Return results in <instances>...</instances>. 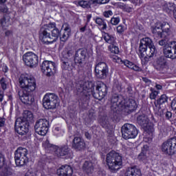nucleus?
<instances>
[{
    "label": "nucleus",
    "instance_id": "obj_1",
    "mask_svg": "<svg viewBox=\"0 0 176 176\" xmlns=\"http://www.w3.org/2000/svg\"><path fill=\"white\" fill-rule=\"evenodd\" d=\"M19 83L20 88L23 89V91L19 92L21 101L23 104L31 105L34 101V98L30 95V93L35 91V89H36L35 78L31 75L22 74L19 78Z\"/></svg>",
    "mask_w": 176,
    "mask_h": 176
},
{
    "label": "nucleus",
    "instance_id": "obj_2",
    "mask_svg": "<svg viewBox=\"0 0 176 176\" xmlns=\"http://www.w3.org/2000/svg\"><path fill=\"white\" fill-rule=\"evenodd\" d=\"M111 111H124L125 112H133L137 109V102L133 99H121L118 96H114L111 98Z\"/></svg>",
    "mask_w": 176,
    "mask_h": 176
},
{
    "label": "nucleus",
    "instance_id": "obj_3",
    "mask_svg": "<svg viewBox=\"0 0 176 176\" xmlns=\"http://www.w3.org/2000/svg\"><path fill=\"white\" fill-rule=\"evenodd\" d=\"M88 90L87 91H91L94 97L97 98V100H101V98H104L105 96H107V85L102 82H100L98 84L96 87V93L94 92V85L93 82H85L80 91Z\"/></svg>",
    "mask_w": 176,
    "mask_h": 176
},
{
    "label": "nucleus",
    "instance_id": "obj_4",
    "mask_svg": "<svg viewBox=\"0 0 176 176\" xmlns=\"http://www.w3.org/2000/svg\"><path fill=\"white\" fill-rule=\"evenodd\" d=\"M138 122L142 127H144L145 130L144 132V137L143 141L144 142H148V144L152 142L153 131H155V129H153V127L149 126V118H148V116L144 115L138 116Z\"/></svg>",
    "mask_w": 176,
    "mask_h": 176
},
{
    "label": "nucleus",
    "instance_id": "obj_5",
    "mask_svg": "<svg viewBox=\"0 0 176 176\" xmlns=\"http://www.w3.org/2000/svg\"><path fill=\"white\" fill-rule=\"evenodd\" d=\"M106 163L110 170L118 171L123 164V161L120 154L115 151H111L107 155Z\"/></svg>",
    "mask_w": 176,
    "mask_h": 176
},
{
    "label": "nucleus",
    "instance_id": "obj_6",
    "mask_svg": "<svg viewBox=\"0 0 176 176\" xmlns=\"http://www.w3.org/2000/svg\"><path fill=\"white\" fill-rule=\"evenodd\" d=\"M152 32L158 38H166L171 35V27L167 22H157L152 29Z\"/></svg>",
    "mask_w": 176,
    "mask_h": 176
},
{
    "label": "nucleus",
    "instance_id": "obj_7",
    "mask_svg": "<svg viewBox=\"0 0 176 176\" xmlns=\"http://www.w3.org/2000/svg\"><path fill=\"white\" fill-rule=\"evenodd\" d=\"M60 101L58 96L54 94H47L43 99V105L45 109H54L58 107Z\"/></svg>",
    "mask_w": 176,
    "mask_h": 176
},
{
    "label": "nucleus",
    "instance_id": "obj_8",
    "mask_svg": "<svg viewBox=\"0 0 176 176\" xmlns=\"http://www.w3.org/2000/svg\"><path fill=\"white\" fill-rule=\"evenodd\" d=\"M28 150L25 148L19 147L15 151L14 160L16 166H25L28 163Z\"/></svg>",
    "mask_w": 176,
    "mask_h": 176
},
{
    "label": "nucleus",
    "instance_id": "obj_9",
    "mask_svg": "<svg viewBox=\"0 0 176 176\" xmlns=\"http://www.w3.org/2000/svg\"><path fill=\"white\" fill-rule=\"evenodd\" d=\"M122 133L124 140H130V138H135L138 135V131L133 124H124L122 127Z\"/></svg>",
    "mask_w": 176,
    "mask_h": 176
},
{
    "label": "nucleus",
    "instance_id": "obj_10",
    "mask_svg": "<svg viewBox=\"0 0 176 176\" xmlns=\"http://www.w3.org/2000/svg\"><path fill=\"white\" fill-rule=\"evenodd\" d=\"M161 149L165 155H175L176 152V137L171 138L164 142L161 146Z\"/></svg>",
    "mask_w": 176,
    "mask_h": 176
},
{
    "label": "nucleus",
    "instance_id": "obj_11",
    "mask_svg": "<svg viewBox=\"0 0 176 176\" xmlns=\"http://www.w3.org/2000/svg\"><path fill=\"white\" fill-rule=\"evenodd\" d=\"M50 124L46 119H39L36 122L34 125L35 132L38 135H45L49 131Z\"/></svg>",
    "mask_w": 176,
    "mask_h": 176
},
{
    "label": "nucleus",
    "instance_id": "obj_12",
    "mask_svg": "<svg viewBox=\"0 0 176 176\" xmlns=\"http://www.w3.org/2000/svg\"><path fill=\"white\" fill-rule=\"evenodd\" d=\"M23 60L25 65L30 68H35L38 65V63H39L38 55L32 52H26L23 56Z\"/></svg>",
    "mask_w": 176,
    "mask_h": 176
},
{
    "label": "nucleus",
    "instance_id": "obj_13",
    "mask_svg": "<svg viewBox=\"0 0 176 176\" xmlns=\"http://www.w3.org/2000/svg\"><path fill=\"white\" fill-rule=\"evenodd\" d=\"M56 23L51 22L48 24L44 25L41 29L40 32V38L43 40V41H45V39H48V41H50L52 39V36H50V31H53L54 28H56Z\"/></svg>",
    "mask_w": 176,
    "mask_h": 176
},
{
    "label": "nucleus",
    "instance_id": "obj_14",
    "mask_svg": "<svg viewBox=\"0 0 176 176\" xmlns=\"http://www.w3.org/2000/svg\"><path fill=\"white\" fill-rule=\"evenodd\" d=\"M163 52L166 58L176 60V41H171L168 45H165Z\"/></svg>",
    "mask_w": 176,
    "mask_h": 176
},
{
    "label": "nucleus",
    "instance_id": "obj_15",
    "mask_svg": "<svg viewBox=\"0 0 176 176\" xmlns=\"http://www.w3.org/2000/svg\"><path fill=\"white\" fill-rule=\"evenodd\" d=\"M108 74V65L104 62H100L95 67V75L98 79H105Z\"/></svg>",
    "mask_w": 176,
    "mask_h": 176
},
{
    "label": "nucleus",
    "instance_id": "obj_16",
    "mask_svg": "<svg viewBox=\"0 0 176 176\" xmlns=\"http://www.w3.org/2000/svg\"><path fill=\"white\" fill-rule=\"evenodd\" d=\"M47 148H50V151H54L56 155L60 157L63 156H71V151L68 146H63L61 147H57V146H53L52 144H48Z\"/></svg>",
    "mask_w": 176,
    "mask_h": 176
},
{
    "label": "nucleus",
    "instance_id": "obj_17",
    "mask_svg": "<svg viewBox=\"0 0 176 176\" xmlns=\"http://www.w3.org/2000/svg\"><path fill=\"white\" fill-rule=\"evenodd\" d=\"M56 63L50 60H44L41 64V71L47 76H52L54 71Z\"/></svg>",
    "mask_w": 176,
    "mask_h": 176
},
{
    "label": "nucleus",
    "instance_id": "obj_18",
    "mask_svg": "<svg viewBox=\"0 0 176 176\" xmlns=\"http://www.w3.org/2000/svg\"><path fill=\"white\" fill-rule=\"evenodd\" d=\"M112 60L114 63H118V64H123L126 67H127V68H130V69H133V71H141V68L138 67V65H135L134 63L130 62L128 60H122V58H119V56L116 55L113 56Z\"/></svg>",
    "mask_w": 176,
    "mask_h": 176
},
{
    "label": "nucleus",
    "instance_id": "obj_19",
    "mask_svg": "<svg viewBox=\"0 0 176 176\" xmlns=\"http://www.w3.org/2000/svg\"><path fill=\"white\" fill-rule=\"evenodd\" d=\"M86 58H87V50H78L75 54L74 63L82 65L85 64Z\"/></svg>",
    "mask_w": 176,
    "mask_h": 176
},
{
    "label": "nucleus",
    "instance_id": "obj_20",
    "mask_svg": "<svg viewBox=\"0 0 176 176\" xmlns=\"http://www.w3.org/2000/svg\"><path fill=\"white\" fill-rule=\"evenodd\" d=\"M15 131L20 135H25L28 133V128L25 127V122L20 118L16 120Z\"/></svg>",
    "mask_w": 176,
    "mask_h": 176
},
{
    "label": "nucleus",
    "instance_id": "obj_21",
    "mask_svg": "<svg viewBox=\"0 0 176 176\" xmlns=\"http://www.w3.org/2000/svg\"><path fill=\"white\" fill-rule=\"evenodd\" d=\"M153 41H152V39L149 37H145L140 40V53H145L146 52L148 47H150L151 46L153 45Z\"/></svg>",
    "mask_w": 176,
    "mask_h": 176
},
{
    "label": "nucleus",
    "instance_id": "obj_22",
    "mask_svg": "<svg viewBox=\"0 0 176 176\" xmlns=\"http://www.w3.org/2000/svg\"><path fill=\"white\" fill-rule=\"evenodd\" d=\"M72 173H74V170L69 165H63L56 171V174L58 176H72Z\"/></svg>",
    "mask_w": 176,
    "mask_h": 176
},
{
    "label": "nucleus",
    "instance_id": "obj_23",
    "mask_svg": "<svg viewBox=\"0 0 176 176\" xmlns=\"http://www.w3.org/2000/svg\"><path fill=\"white\" fill-rule=\"evenodd\" d=\"M85 146H86V143H85V140L82 138L75 137L74 138L72 147L76 151H82V149H85Z\"/></svg>",
    "mask_w": 176,
    "mask_h": 176
},
{
    "label": "nucleus",
    "instance_id": "obj_24",
    "mask_svg": "<svg viewBox=\"0 0 176 176\" xmlns=\"http://www.w3.org/2000/svg\"><path fill=\"white\" fill-rule=\"evenodd\" d=\"M155 68L162 71V69H167L168 68V63L167 59L164 56L158 58L155 62Z\"/></svg>",
    "mask_w": 176,
    "mask_h": 176
},
{
    "label": "nucleus",
    "instance_id": "obj_25",
    "mask_svg": "<svg viewBox=\"0 0 176 176\" xmlns=\"http://www.w3.org/2000/svg\"><path fill=\"white\" fill-rule=\"evenodd\" d=\"M125 176H142V173H141V169L135 167L131 166L127 168L125 173Z\"/></svg>",
    "mask_w": 176,
    "mask_h": 176
},
{
    "label": "nucleus",
    "instance_id": "obj_26",
    "mask_svg": "<svg viewBox=\"0 0 176 176\" xmlns=\"http://www.w3.org/2000/svg\"><path fill=\"white\" fill-rule=\"evenodd\" d=\"M94 21H95L96 24H97L100 31H105L107 28H108L107 21L101 17L97 16L96 18H94Z\"/></svg>",
    "mask_w": 176,
    "mask_h": 176
},
{
    "label": "nucleus",
    "instance_id": "obj_27",
    "mask_svg": "<svg viewBox=\"0 0 176 176\" xmlns=\"http://www.w3.org/2000/svg\"><path fill=\"white\" fill-rule=\"evenodd\" d=\"M52 36L51 39L49 41V38H45L47 40H45V43L46 42H48V43H53V42H56L57 39H58V36H60V30H58V28H55L54 30H52Z\"/></svg>",
    "mask_w": 176,
    "mask_h": 176
},
{
    "label": "nucleus",
    "instance_id": "obj_28",
    "mask_svg": "<svg viewBox=\"0 0 176 176\" xmlns=\"http://www.w3.org/2000/svg\"><path fill=\"white\" fill-rule=\"evenodd\" d=\"M102 38L109 45H115L116 42V38L113 35H111L109 33L103 32Z\"/></svg>",
    "mask_w": 176,
    "mask_h": 176
},
{
    "label": "nucleus",
    "instance_id": "obj_29",
    "mask_svg": "<svg viewBox=\"0 0 176 176\" xmlns=\"http://www.w3.org/2000/svg\"><path fill=\"white\" fill-rule=\"evenodd\" d=\"M82 168L87 174H93L94 172V166H93V163L90 162L86 161L83 164Z\"/></svg>",
    "mask_w": 176,
    "mask_h": 176
},
{
    "label": "nucleus",
    "instance_id": "obj_30",
    "mask_svg": "<svg viewBox=\"0 0 176 176\" xmlns=\"http://www.w3.org/2000/svg\"><path fill=\"white\" fill-rule=\"evenodd\" d=\"M144 53L146 56H148V57H153L155 54L157 53V50H156V47H155V45L153 44V45L147 48L146 51Z\"/></svg>",
    "mask_w": 176,
    "mask_h": 176
},
{
    "label": "nucleus",
    "instance_id": "obj_31",
    "mask_svg": "<svg viewBox=\"0 0 176 176\" xmlns=\"http://www.w3.org/2000/svg\"><path fill=\"white\" fill-rule=\"evenodd\" d=\"M74 53H75V51L72 49H65L63 52H62V56L63 58H66L68 60L70 57H72L74 56Z\"/></svg>",
    "mask_w": 176,
    "mask_h": 176
},
{
    "label": "nucleus",
    "instance_id": "obj_32",
    "mask_svg": "<svg viewBox=\"0 0 176 176\" xmlns=\"http://www.w3.org/2000/svg\"><path fill=\"white\" fill-rule=\"evenodd\" d=\"M0 176H16V175L11 168H5L1 171Z\"/></svg>",
    "mask_w": 176,
    "mask_h": 176
},
{
    "label": "nucleus",
    "instance_id": "obj_33",
    "mask_svg": "<svg viewBox=\"0 0 176 176\" xmlns=\"http://www.w3.org/2000/svg\"><path fill=\"white\" fill-rule=\"evenodd\" d=\"M146 149H148V146H144L142 152L138 155L139 160H142V162H145L146 159H148V156L146 155Z\"/></svg>",
    "mask_w": 176,
    "mask_h": 176
},
{
    "label": "nucleus",
    "instance_id": "obj_34",
    "mask_svg": "<svg viewBox=\"0 0 176 176\" xmlns=\"http://www.w3.org/2000/svg\"><path fill=\"white\" fill-rule=\"evenodd\" d=\"M64 129L60 126H55L53 129V135L55 137H63L64 135Z\"/></svg>",
    "mask_w": 176,
    "mask_h": 176
},
{
    "label": "nucleus",
    "instance_id": "obj_35",
    "mask_svg": "<svg viewBox=\"0 0 176 176\" xmlns=\"http://www.w3.org/2000/svg\"><path fill=\"white\" fill-rule=\"evenodd\" d=\"M78 6H80L81 8H90V1L87 0H80L77 3Z\"/></svg>",
    "mask_w": 176,
    "mask_h": 176
},
{
    "label": "nucleus",
    "instance_id": "obj_36",
    "mask_svg": "<svg viewBox=\"0 0 176 176\" xmlns=\"http://www.w3.org/2000/svg\"><path fill=\"white\" fill-rule=\"evenodd\" d=\"M168 100V98L166 94L162 95L160 98L157 100V104L160 105H163V104H166Z\"/></svg>",
    "mask_w": 176,
    "mask_h": 176
},
{
    "label": "nucleus",
    "instance_id": "obj_37",
    "mask_svg": "<svg viewBox=\"0 0 176 176\" xmlns=\"http://www.w3.org/2000/svg\"><path fill=\"white\" fill-rule=\"evenodd\" d=\"M24 118L27 122H31L34 119V115L31 111H26L24 113Z\"/></svg>",
    "mask_w": 176,
    "mask_h": 176
},
{
    "label": "nucleus",
    "instance_id": "obj_38",
    "mask_svg": "<svg viewBox=\"0 0 176 176\" xmlns=\"http://www.w3.org/2000/svg\"><path fill=\"white\" fill-rule=\"evenodd\" d=\"M150 91H151L149 94L150 99L156 100V97L159 95V91L155 90L153 88L150 89Z\"/></svg>",
    "mask_w": 176,
    "mask_h": 176
},
{
    "label": "nucleus",
    "instance_id": "obj_39",
    "mask_svg": "<svg viewBox=\"0 0 176 176\" xmlns=\"http://www.w3.org/2000/svg\"><path fill=\"white\" fill-rule=\"evenodd\" d=\"M109 49L111 53H114V54H119V47L115 44H111V45L109 46Z\"/></svg>",
    "mask_w": 176,
    "mask_h": 176
},
{
    "label": "nucleus",
    "instance_id": "obj_40",
    "mask_svg": "<svg viewBox=\"0 0 176 176\" xmlns=\"http://www.w3.org/2000/svg\"><path fill=\"white\" fill-rule=\"evenodd\" d=\"M164 9L168 12V10H173L174 9V4L173 3H164Z\"/></svg>",
    "mask_w": 176,
    "mask_h": 176
},
{
    "label": "nucleus",
    "instance_id": "obj_41",
    "mask_svg": "<svg viewBox=\"0 0 176 176\" xmlns=\"http://www.w3.org/2000/svg\"><path fill=\"white\" fill-rule=\"evenodd\" d=\"M110 23L112 25H118L120 23V18L119 17H113L110 20Z\"/></svg>",
    "mask_w": 176,
    "mask_h": 176
},
{
    "label": "nucleus",
    "instance_id": "obj_42",
    "mask_svg": "<svg viewBox=\"0 0 176 176\" xmlns=\"http://www.w3.org/2000/svg\"><path fill=\"white\" fill-rule=\"evenodd\" d=\"M69 35H71V33L64 32L63 34L60 36V41L62 42H66V41H68V38H69Z\"/></svg>",
    "mask_w": 176,
    "mask_h": 176
},
{
    "label": "nucleus",
    "instance_id": "obj_43",
    "mask_svg": "<svg viewBox=\"0 0 176 176\" xmlns=\"http://www.w3.org/2000/svg\"><path fill=\"white\" fill-rule=\"evenodd\" d=\"M140 56L142 57V61L144 63H148V61H149V58H151V57L146 56V54H145V52H140Z\"/></svg>",
    "mask_w": 176,
    "mask_h": 176
},
{
    "label": "nucleus",
    "instance_id": "obj_44",
    "mask_svg": "<svg viewBox=\"0 0 176 176\" xmlns=\"http://www.w3.org/2000/svg\"><path fill=\"white\" fill-rule=\"evenodd\" d=\"M61 67L63 69H65V70L71 69V66L69 65V63H68V61H63L62 63Z\"/></svg>",
    "mask_w": 176,
    "mask_h": 176
},
{
    "label": "nucleus",
    "instance_id": "obj_45",
    "mask_svg": "<svg viewBox=\"0 0 176 176\" xmlns=\"http://www.w3.org/2000/svg\"><path fill=\"white\" fill-rule=\"evenodd\" d=\"M116 30L118 34H123V32L126 31V28L122 25H120L116 28Z\"/></svg>",
    "mask_w": 176,
    "mask_h": 176
},
{
    "label": "nucleus",
    "instance_id": "obj_46",
    "mask_svg": "<svg viewBox=\"0 0 176 176\" xmlns=\"http://www.w3.org/2000/svg\"><path fill=\"white\" fill-rule=\"evenodd\" d=\"M62 28L64 30L65 32L71 34V29L69 28V25H68V23H64L62 26Z\"/></svg>",
    "mask_w": 176,
    "mask_h": 176
},
{
    "label": "nucleus",
    "instance_id": "obj_47",
    "mask_svg": "<svg viewBox=\"0 0 176 176\" xmlns=\"http://www.w3.org/2000/svg\"><path fill=\"white\" fill-rule=\"evenodd\" d=\"M133 148H134V144L133 143H129L125 146L126 152H131Z\"/></svg>",
    "mask_w": 176,
    "mask_h": 176
},
{
    "label": "nucleus",
    "instance_id": "obj_48",
    "mask_svg": "<svg viewBox=\"0 0 176 176\" xmlns=\"http://www.w3.org/2000/svg\"><path fill=\"white\" fill-rule=\"evenodd\" d=\"M6 80H5V78H1V88L3 89V90H6L7 89V86H6Z\"/></svg>",
    "mask_w": 176,
    "mask_h": 176
},
{
    "label": "nucleus",
    "instance_id": "obj_49",
    "mask_svg": "<svg viewBox=\"0 0 176 176\" xmlns=\"http://www.w3.org/2000/svg\"><path fill=\"white\" fill-rule=\"evenodd\" d=\"M113 12H112L111 10H107V11H105L104 13H103V16L104 17H106L107 19L111 17V16H113Z\"/></svg>",
    "mask_w": 176,
    "mask_h": 176
},
{
    "label": "nucleus",
    "instance_id": "obj_50",
    "mask_svg": "<svg viewBox=\"0 0 176 176\" xmlns=\"http://www.w3.org/2000/svg\"><path fill=\"white\" fill-rule=\"evenodd\" d=\"M94 3L105 4L109 2V0H92Z\"/></svg>",
    "mask_w": 176,
    "mask_h": 176
},
{
    "label": "nucleus",
    "instance_id": "obj_51",
    "mask_svg": "<svg viewBox=\"0 0 176 176\" xmlns=\"http://www.w3.org/2000/svg\"><path fill=\"white\" fill-rule=\"evenodd\" d=\"M4 165H5V157L3 156V155L0 154V168L1 167H3Z\"/></svg>",
    "mask_w": 176,
    "mask_h": 176
},
{
    "label": "nucleus",
    "instance_id": "obj_52",
    "mask_svg": "<svg viewBox=\"0 0 176 176\" xmlns=\"http://www.w3.org/2000/svg\"><path fill=\"white\" fill-rule=\"evenodd\" d=\"M25 176H36V173L32 170H29Z\"/></svg>",
    "mask_w": 176,
    "mask_h": 176
},
{
    "label": "nucleus",
    "instance_id": "obj_53",
    "mask_svg": "<svg viewBox=\"0 0 176 176\" xmlns=\"http://www.w3.org/2000/svg\"><path fill=\"white\" fill-rule=\"evenodd\" d=\"M166 118V119H171V118L173 117V113H171V111H167L165 114Z\"/></svg>",
    "mask_w": 176,
    "mask_h": 176
},
{
    "label": "nucleus",
    "instance_id": "obj_54",
    "mask_svg": "<svg viewBox=\"0 0 176 176\" xmlns=\"http://www.w3.org/2000/svg\"><path fill=\"white\" fill-rule=\"evenodd\" d=\"M171 108L173 109H176V98H174L171 102Z\"/></svg>",
    "mask_w": 176,
    "mask_h": 176
},
{
    "label": "nucleus",
    "instance_id": "obj_55",
    "mask_svg": "<svg viewBox=\"0 0 176 176\" xmlns=\"http://www.w3.org/2000/svg\"><path fill=\"white\" fill-rule=\"evenodd\" d=\"M167 43V41L166 39H162L159 41V45L160 46H164Z\"/></svg>",
    "mask_w": 176,
    "mask_h": 176
},
{
    "label": "nucleus",
    "instance_id": "obj_56",
    "mask_svg": "<svg viewBox=\"0 0 176 176\" xmlns=\"http://www.w3.org/2000/svg\"><path fill=\"white\" fill-rule=\"evenodd\" d=\"M3 90L0 89V102H2V101H3Z\"/></svg>",
    "mask_w": 176,
    "mask_h": 176
},
{
    "label": "nucleus",
    "instance_id": "obj_57",
    "mask_svg": "<svg viewBox=\"0 0 176 176\" xmlns=\"http://www.w3.org/2000/svg\"><path fill=\"white\" fill-rule=\"evenodd\" d=\"M94 111H90L89 114V119H91V120H93V119H94Z\"/></svg>",
    "mask_w": 176,
    "mask_h": 176
},
{
    "label": "nucleus",
    "instance_id": "obj_58",
    "mask_svg": "<svg viewBox=\"0 0 176 176\" xmlns=\"http://www.w3.org/2000/svg\"><path fill=\"white\" fill-rule=\"evenodd\" d=\"M90 20H91V14H88L87 16V23H86V25H87L88 23H90Z\"/></svg>",
    "mask_w": 176,
    "mask_h": 176
},
{
    "label": "nucleus",
    "instance_id": "obj_59",
    "mask_svg": "<svg viewBox=\"0 0 176 176\" xmlns=\"http://www.w3.org/2000/svg\"><path fill=\"white\" fill-rule=\"evenodd\" d=\"M5 126V119H0V127Z\"/></svg>",
    "mask_w": 176,
    "mask_h": 176
},
{
    "label": "nucleus",
    "instance_id": "obj_60",
    "mask_svg": "<svg viewBox=\"0 0 176 176\" xmlns=\"http://www.w3.org/2000/svg\"><path fill=\"white\" fill-rule=\"evenodd\" d=\"M5 26V19H0V27H4Z\"/></svg>",
    "mask_w": 176,
    "mask_h": 176
},
{
    "label": "nucleus",
    "instance_id": "obj_61",
    "mask_svg": "<svg viewBox=\"0 0 176 176\" xmlns=\"http://www.w3.org/2000/svg\"><path fill=\"white\" fill-rule=\"evenodd\" d=\"M155 87L157 90H162V89H163V87L159 84H156Z\"/></svg>",
    "mask_w": 176,
    "mask_h": 176
},
{
    "label": "nucleus",
    "instance_id": "obj_62",
    "mask_svg": "<svg viewBox=\"0 0 176 176\" xmlns=\"http://www.w3.org/2000/svg\"><path fill=\"white\" fill-rule=\"evenodd\" d=\"M142 80L143 82H145V83H149V82H151V80L146 78H143Z\"/></svg>",
    "mask_w": 176,
    "mask_h": 176
},
{
    "label": "nucleus",
    "instance_id": "obj_63",
    "mask_svg": "<svg viewBox=\"0 0 176 176\" xmlns=\"http://www.w3.org/2000/svg\"><path fill=\"white\" fill-rule=\"evenodd\" d=\"M5 34H6V36H9L12 35V32H10V30H8V31H6Z\"/></svg>",
    "mask_w": 176,
    "mask_h": 176
},
{
    "label": "nucleus",
    "instance_id": "obj_64",
    "mask_svg": "<svg viewBox=\"0 0 176 176\" xmlns=\"http://www.w3.org/2000/svg\"><path fill=\"white\" fill-rule=\"evenodd\" d=\"M86 25H85L84 27L80 29V32H85V31H86Z\"/></svg>",
    "mask_w": 176,
    "mask_h": 176
}]
</instances>
